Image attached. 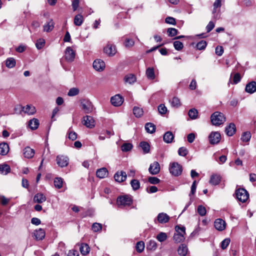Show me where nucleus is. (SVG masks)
<instances>
[{"label":"nucleus","instance_id":"55","mask_svg":"<svg viewBox=\"0 0 256 256\" xmlns=\"http://www.w3.org/2000/svg\"><path fill=\"white\" fill-rule=\"evenodd\" d=\"M176 233L184 235L186 234V228L184 226H176L175 228Z\"/></svg>","mask_w":256,"mask_h":256},{"label":"nucleus","instance_id":"5","mask_svg":"<svg viewBox=\"0 0 256 256\" xmlns=\"http://www.w3.org/2000/svg\"><path fill=\"white\" fill-rule=\"evenodd\" d=\"M80 104L82 108L86 114H90L93 110V105L92 102L88 99L80 100Z\"/></svg>","mask_w":256,"mask_h":256},{"label":"nucleus","instance_id":"16","mask_svg":"<svg viewBox=\"0 0 256 256\" xmlns=\"http://www.w3.org/2000/svg\"><path fill=\"white\" fill-rule=\"evenodd\" d=\"M104 52L109 56H113L116 52V50L114 46L112 44L107 45L104 49Z\"/></svg>","mask_w":256,"mask_h":256},{"label":"nucleus","instance_id":"53","mask_svg":"<svg viewBox=\"0 0 256 256\" xmlns=\"http://www.w3.org/2000/svg\"><path fill=\"white\" fill-rule=\"evenodd\" d=\"M124 44L126 48H130L134 46V42L132 39L126 38Z\"/></svg>","mask_w":256,"mask_h":256},{"label":"nucleus","instance_id":"45","mask_svg":"<svg viewBox=\"0 0 256 256\" xmlns=\"http://www.w3.org/2000/svg\"><path fill=\"white\" fill-rule=\"evenodd\" d=\"M198 112L195 108L190 109L188 112V116L192 120L196 119L198 117Z\"/></svg>","mask_w":256,"mask_h":256},{"label":"nucleus","instance_id":"19","mask_svg":"<svg viewBox=\"0 0 256 256\" xmlns=\"http://www.w3.org/2000/svg\"><path fill=\"white\" fill-rule=\"evenodd\" d=\"M34 153V150L29 146H26L23 150V154L24 156L27 158H32Z\"/></svg>","mask_w":256,"mask_h":256},{"label":"nucleus","instance_id":"51","mask_svg":"<svg viewBox=\"0 0 256 256\" xmlns=\"http://www.w3.org/2000/svg\"><path fill=\"white\" fill-rule=\"evenodd\" d=\"M178 30L175 28H168L167 30V33L169 36H174L178 34Z\"/></svg>","mask_w":256,"mask_h":256},{"label":"nucleus","instance_id":"18","mask_svg":"<svg viewBox=\"0 0 256 256\" xmlns=\"http://www.w3.org/2000/svg\"><path fill=\"white\" fill-rule=\"evenodd\" d=\"M246 92L249 94H253L256 92V82L252 81L246 84L245 88Z\"/></svg>","mask_w":256,"mask_h":256},{"label":"nucleus","instance_id":"34","mask_svg":"<svg viewBox=\"0 0 256 256\" xmlns=\"http://www.w3.org/2000/svg\"><path fill=\"white\" fill-rule=\"evenodd\" d=\"M133 113L136 117L140 118L143 115L144 111L142 108L134 106L133 108Z\"/></svg>","mask_w":256,"mask_h":256},{"label":"nucleus","instance_id":"25","mask_svg":"<svg viewBox=\"0 0 256 256\" xmlns=\"http://www.w3.org/2000/svg\"><path fill=\"white\" fill-rule=\"evenodd\" d=\"M174 138V136L172 132L170 131L166 132L163 136V140L164 142L168 144L171 143Z\"/></svg>","mask_w":256,"mask_h":256},{"label":"nucleus","instance_id":"10","mask_svg":"<svg viewBox=\"0 0 256 256\" xmlns=\"http://www.w3.org/2000/svg\"><path fill=\"white\" fill-rule=\"evenodd\" d=\"M93 68L96 71H102L105 68V63L100 59H96L93 62Z\"/></svg>","mask_w":256,"mask_h":256},{"label":"nucleus","instance_id":"26","mask_svg":"<svg viewBox=\"0 0 256 256\" xmlns=\"http://www.w3.org/2000/svg\"><path fill=\"white\" fill-rule=\"evenodd\" d=\"M9 152V146L6 142H2L0 144V154L2 156L6 155Z\"/></svg>","mask_w":256,"mask_h":256},{"label":"nucleus","instance_id":"13","mask_svg":"<svg viewBox=\"0 0 256 256\" xmlns=\"http://www.w3.org/2000/svg\"><path fill=\"white\" fill-rule=\"evenodd\" d=\"M170 220V216L166 213H160L156 218L154 220V222L157 220L160 224H166Z\"/></svg>","mask_w":256,"mask_h":256},{"label":"nucleus","instance_id":"38","mask_svg":"<svg viewBox=\"0 0 256 256\" xmlns=\"http://www.w3.org/2000/svg\"><path fill=\"white\" fill-rule=\"evenodd\" d=\"M184 238V236L180 234L176 233L174 234L173 236V240L176 243H179L183 242Z\"/></svg>","mask_w":256,"mask_h":256},{"label":"nucleus","instance_id":"31","mask_svg":"<svg viewBox=\"0 0 256 256\" xmlns=\"http://www.w3.org/2000/svg\"><path fill=\"white\" fill-rule=\"evenodd\" d=\"M39 124V121L36 118H33L30 120L28 122V126L32 130L37 129Z\"/></svg>","mask_w":256,"mask_h":256},{"label":"nucleus","instance_id":"49","mask_svg":"<svg viewBox=\"0 0 256 256\" xmlns=\"http://www.w3.org/2000/svg\"><path fill=\"white\" fill-rule=\"evenodd\" d=\"M171 105L174 107H178L180 106V102L178 98L174 97L170 101Z\"/></svg>","mask_w":256,"mask_h":256},{"label":"nucleus","instance_id":"17","mask_svg":"<svg viewBox=\"0 0 256 256\" xmlns=\"http://www.w3.org/2000/svg\"><path fill=\"white\" fill-rule=\"evenodd\" d=\"M45 231L44 230L40 228L34 232L33 235L35 238L38 240H42L45 236Z\"/></svg>","mask_w":256,"mask_h":256},{"label":"nucleus","instance_id":"36","mask_svg":"<svg viewBox=\"0 0 256 256\" xmlns=\"http://www.w3.org/2000/svg\"><path fill=\"white\" fill-rule=\"evenodd\" d=\"M140 146L142 148L144 154H147L149 152L150 150V146L147 142H141L140 144Z\"/></svg>","mask_w":256,"mask_h":256},{"label":"nucleus","instance_id":"54","mask_svg":"<svg viewBox=\"0 0 256 256\" xmlns=\"http://www.w3.org/2000/svg\"><path fill=\"white\" fill-rule=\"evenodd\" d=\"M44 44H45L44 40L43 38H40L37 40V42L36 44V48L38 50H40L44 47Z\"/></svg>","mask_w":256,"mask_h":256},{"label":"nucleus","instance_id":"27","mask_svg":"<svg viewBox=\"0 0 256 256\" xmlns=\"http://www.w3.org/2000/svg\"><path fill=\"white\" fill-rule=\"evenodd\" d=\"M136 76L132 74H126L124 78V81L126 83L132 84L136 82Z\"/></svg>","mask_w":256,"mask_h":256},{"label":"nucleus","instance_id":"24","mask_svg":"<svg viewBox=\"0 0 256 256\" xmlns=\"http://www.w3.org/2000/svg\"><path fill=\"white\" fill-rule=\"evenodd\" d=\"M108 172L105 168H102L97 170L96 176L100 178H104L108 176Z\"/></svg>","mask_w":256,"mask_h":256},{"label":"nucleus","instance_id":"41","mask_svg":"<svg viewBox=\"0 0 256 256\" xmlns=\"http://www.w3.org/2000/svg\"><path fill=\"white\" fill-rule=\"evenodd\" d=\"M63 180L61 178H56L54 180V186L57 188H60L62 187Z\"/></svg>","mask_w":256,"mask_h":256},{"label":"nucleus","instance_id":"42","mask_svg":"<svg viewBox=\"0 0 256 256\" xmlns=\"http://www.w3.org/2000/svg\"><path fill=\"white\" fill-rule=\"evenodd\" d=\"M251 138V134L249 132H246L242 134L241 140L244 142H248Z\"/></svg>","mask_w":256,"mask_h":256},{"label":"nucleus","instance_id":"43","mask_svg":"<svg viewBox=\"0 0 256 256\" xmlns=\"http://www.w3.org/2000/svg\"><path fill=\"white\" fill-rule=\"evenodd\" d=\"M80 92V90L77 88H72L69 90L68 95L69 96H74L78 95Z\"/></svg>","mask_w":256,"mask_h":256},{"label":"nucleus","instance_id":"62","mask_svg":"<svg viewBox=\"0 0 256 256\" xmlns=\"http://www.w3.org/2000/svg\"><path fill=\"white\" fill-rule=\"evenodd\" d=\"M148 182L152 184H158L160 182V180L156 177L150 176L148 179Z\"/></svg>","mask_w":256,"mask_h":256},{"label":"nucleus","instance_id":"3","mask_svg":"<svg viewBox=\"0 0 256 256\" xmlns=\"http://www.w3.org/2000/svg\"><path fill=\"white\" fill-rule=\"evenodd\" d=\"M170 173L174 176H178L181 174L182 171V166L178 162L170 164L169 168Z\"/></svg>","mask_w":256,"mask_h":256},{"label":"nucleus","instance_id":"61","mask_svg":"<svg viewBox=\"0 0 256 256\" xmlns=\"http://www.w3.org/2000/svg\"><path fill=\"white\" fill-rule=\"evenodd\" d=\"M165 22L167 24L172 25H176V24L175 18L170 16H168L165 19Z\"/></svg>","mask_w":256,"mask_h":256},{"label":"nucleus","instance_id":"22","mask_svg":"<svg viewBox=\"0 0 256 256\" xmlns=\"http://www.w3.org/2000/svg\"><path fill=\"white\" fill-rule=\"evenodd\" d=\"M225 131L226 134L228 136H233L236 132V127L234 123H230L226 128Z\"/></svg>","mask_w":256,"mask_h":256},{"label":"nucleus","instance_id":"8","mask_svg":"<svg viewBox=\"0 0 256 256\" xmlns=\"http://www.w3.org/2000/svg\"><path fill=\"white\" fill-rule=\"evenodd\" d=\"M210 142L212 144H218L221 138V136L218 132H212L209 136Z\"/></svg>","mask_w":256,"mask_h":256},{"label":"nucleus","instance_id":"64","mask_svg":"<svg viewBox=\"0 0 256 256\" xmlns=\"http://www.w3.org/2000/svg\"><path fill=\"white\" fill-rule=\"evenodd\" d=\"M68 138L72 140H76L77 138V134L76 132L72 131H70L68 132Z\"/></svg>","mask_w":256,"mask_h":256},{"label":"nucleus","instance_id":"4","mask_svg":"<svg viewBox=\"0 0 256 256\" xmlns=\"http://www.w3.org/2000/svg\"><path fill=\"white\" fill-rule=\"evenodd\" d=\"M236 194L238 201L244 202L249 197L248 192L244 188H238L236 191Z\"/></svg>","mask_w":256,"mask_h":256},{"label":"nucleus","instance_id":"44","mask_svg":"<svg viewBox=\"0 0 256 256\" xmlns=\"http://www.w3.org/2000/svg\"><path fill=\"white\" fill-rule=\"evenodd\" d=\"M222 0H216L213 4L214 9L212 10V14H214V16L216 17L215 14L216 12V9L220 8L222 6L221 3Z\"/></svg>","mask_w":256,"mask_h":256},{"label":"nucleus","instance_id":"57","mask_svg":"<svg viewBox=\"0 0 256 256\" xmlns=\"http://www.w3.org/2000/svg\"><path fill=\"white\" fill-rule=\"evenodd\" d=\"M230 240L229 238H226L220 244V246L222 250L226 249L230 243Z\"/></svg>","mask_w":256,"mask_h":256},{"label":"nucleus","instance_id":"56","mask_svg":"<svg viewBox=\"0 0 256 256\" xmlns=\"http://www.w3.org/2000/svg\"><path fill=\"white\" fill-rule=\"evenodd\" d=\"M174 46L176 50H180L184 48V44L180 41H175L174 42Z\"/></svg>","mask_w":256,"mask_h":256},{"label":"nucleus","instance_id":"9","mask_svg":"<svg viewBox=\"0 0 256 256\" xmlns=\"http://www.w3.org/2000/svg\"><path fill=\"white\" fill-rule=\"evenodd\" d=\"M160 166L158 162H154L150 164L148 168L150 173L152 175L158 174L160 172Z\"/></svg>","mask_w":256,"mask_h":256},{"label":"nucleus","instance_id":"6","mask_svg":"<svg viewBox=\"0 0 256 256\" xmlns=\"http://www.w3.org/2000/svg\"><path fill=\"white\" fill-rule=\"evenodd\" d=\"M75 56V51L71 47H67L64 52V58L68 62H72L74 60Z\"/></svg>","mask_w":256,"mask_h":256},{"label":"nucleus","instance_id":"33","mask_svg":"<svg viewBox=\"0 0 256 256\" xmlns=\"http://www.w3.org/2000/svg\"><path fill=\"white\" fill-rule=\"evenodd\" d=\"M10 168L6 164L0 165V173L6 175L10 172Z\"/></svg>","mask_w":256,"mask_h":256},{"label":"nucleus","instance_id":"1","mask_svg":"<svg viewBox=\"0 0 256 256\" xmlns=\"http://www.w3.org/2000/svg\"><path fill=\"white\" fill-rule=\"evenodd\" d=\"M211 122L213 125L218 126L226 121V118L224 114L219 112L213 113L210 117Z\"/></svg>","mask_w":256,"mask_h":256},{"label":"nucleus","instance_id":"11","mask_svg":"<svg viewBox=\"0 0 256 256\" xmlns=\"http://www.w3.org/2000/svg\"><path fill=\"white\" fill-rule=\"evenodd\" d=\"M110 102L114 106H119L123 103L124 98L120 95L116 94L111 98Z\"/></svg>","mask_w":256,"mask_h":256},{"label":"nucleus","instance_id":"23","mask_svg":"<svg viewBox=\"0 0 256 256\" xmlns=\"http://www.w3.org/2000/svg\"><path fill=\"white\" fill-rule=\"evenodd\" d=\"M22 110L29 115L33 114L36 112L35 107L32 105H26L22 107Z\"/></svg>","mask_w":256,"mask_h":256},{"label":"nucleus","instance_id":"46","mask_svg":"<svg viewBox=\"0 0 256 256\" xmlns=\"http://www.w3.org/2000/svg\"><path fill=\"white\" fill-rule=\"evenodd\" d=\"M130 185L134 190H136L140 188V183L139 181L136 179H134L131 180Z\"/></svg>","mask_w":256,"mask_h":256},{"label":"nucleus","instance_id":"29","mask_svg":"<svg viewBox=\"0 0 256 256\" xmlns=\"http://www.w3.org/2000/svg\"><path fill=\"white\" fill-rule=\"evenodd\" d=\"M188 248L184 244H180L178 250V254L180 256H186L187 254Z\"/></svg>","mask_w":256,"mask_h":256},{"label":"nucleus","instance_id":"2","mask_svg":"<svg viewBox=\"0 0 256 256\" xmlns=\"http://www.w3.org/2000/svg\"><path fill=\"white\" fill-rule=\"evenodd\" d=\"M132 200L128 196H120L116 200V204L120 208L129 206L132 204Z\"/></svg>","mask_w":256,"mask_h":256},{"label":"nucleus","instance_id":"58","mask_svg":"<svg viewBox=\"0 0 256 256\" xmlns=\"http://www.w3.org/2000/svg\"><path fill=\"white\" fill-rule=\"evenodd\" d=\"M158 112L161 114H164L167 112L166 108L163 104H160V106H158Z\"/></svg>","mask_w":256,"mask_h":256},{"label":"nucleus","instance_id":"47","mask_svg":"<svg viewBox=\"0 0 256 256\" xmlns=\"http://www.w3.org/2000/svg\"><path fill=\"white\" fill-rule=\"evenodd\" d=\"M136 250L138 252H142L144 248V244L143 242L140 241L136 243Z\"/></svg>","mask_w":256,"mask_h":256},{"label":"nucleus","instance_id":"28","mask_svg":"<svg viewBox=\"0 0 256 256\" xmlns=\"http://www.w3.org/2000/svg\"><path fill=\"white\" fill-rule=\"evenodd\" d=\"M54 28V22L52 19H50L44 26V31L46 32H51Z\"/></svg>","mask_w":256,"mask_h":256},{"label":"nucleus","instance_id":"40","mask_svg":"<svg viewBox=\"0 0 256 256\" xmlns=\"http://www.w3.org/2000/svg\"><path fill=\"white\" fill-rule=\"evenodd\" d=\"M132 144L130 143H124L121 146V150L124 152L130 151L132 148Z\"/></svg>","mask_w":256,"mask_h":256},{"label":"nucleus","instance_id":"37","mask_svg":"<svg viewBox=\"0 0 256 256\" xmlns=\"http://www.w3.org/2000/svg\"><path fill=\"white\" fill-rule=\"evenodd\" d=\"M146 75L150 80H154L155 78V74L153 68H148L146 70Z\"/></svg>","mask_w":256,"mask_h":256},{"label":"nucleus","instance_id":"14","mask_svg":"<svg viewBox=\"0 0 256 256\" xmlns=\"http://www.w3.org/2000/svg\"><path fill=\"white\" fill-rule=\"evenodd\" d=\"M214 226L217 230L219 231H222L226 228V223L221 218H218L215 220Z\"/></svg>","mask_w":256,"mask_h":256},{"label":"nucleus","instance_id":"35","mask_svg":"<svg viewBox=\"0 0 256 256\" xmlns=\"http://www.w3.org/2000/svg\"><path fill=\"white\" fill-rule=\"evenodd\" d=\"M80 250L82 254L86 255L89 253L90 248L88 244H82Z\"/></svg>","mask_w":256,"mask_h":256},{"label":"nucleus","instance_id":"15","mask_svg":"<svg viewBox=\"0 0 256 256\" xmlns=\"http://www.w3.org/2000/svg\"><path fill=\"white\" fill-rule=\"evenodd\" d=\"M126 172L124 171L118 172L114 175L115 180L118 182L124 181L126 178Z\"/></svg>","mask_w":256,"mask_h":256},{"label":"nucleus","instance_id":"60","mask_svg":"<svg viewBox=\"0 0 256 256\" xmlns=\"http://www.w3.org/2000/svg\"><path fill=\"white\" fill-rule=\"evenodd\" d=\"M102 228V226L99 223H94L92 226V230L94 232H97L100 230Z\"/></svg>","mask_w":256,"mask_h":256},{"label":"nucleus","instance_id":"30","mask_svg":"<svg viewBox=\"0 0 256 256\" xmlns=\"http://www.w3.org/2000/svg\"><path fill=\"white\" fill-rule=\"evenodd\" d=\"M84 17L81 14L75 16L74 20V23L76 26H80L84 22Z\"/></svg>","mask_w":256,"mask_h":256},{"label":"nucleus","instance_id":"48","mask_svg":"<svg viewBox=\"0 0 256 256\" xmlns=\"http://www.w3.org/2000/svg\"><path fill=\"white\" fill-rule=\"evenodd\" d=\"M168 236L165 232H161L156 236V239L160 242H163L167 239Z\"/></svg>","mask_w":256,"mask_h":256},{"label":"nucleus","instance_id":"20","mask_svg":"<svg viewBox=\"0 0 256 256\" xmlns=\"http://www.w3.org/2000/svg\"><path fill=\"white\" fill-rule=\"evenodd\" d=\"M46 196L42 193H38L34 197V202L35 203L41 204L46 200Z\"/></svg>","mask_w":256,"mask_h":256},{"label":"nucleus","instance_id":"21","mask_svg":"<svg viewBox=\"0 0 256 256\" xmlns=\"http://www.w3.org/2000/svg\"><path fill=\"white\" fill-rule=\"evenodd\" d=\"M221 180V176L218 174H213L211 176L210 183L213 186H216L220 184Z\"/></svg>","mask_w":256,"mask_h":256},{"label":"nucleus","instance_id":"12","mask_svg":"<svg viewBox=\"0 0 256 256\" xmlns=\"http://www.w3.org/2000/svg\"><path fill=\"white\" fill-rule=\"evenodd\" d=\"M84 124L87 128H92L95 126V121L94 118L89 116L83 118Z\"/></svg>","mask_w":256,"mask_h":256},{"label":"nucleus","instance_id":"7","mask_svg":"<svg viewBox=\"0 0 256 256\" xmlns=\"http://www.w3.org/2000/svg\"><path fill=\"white\" fill-rule=\"evenodd\" d=\"M56 160L57 164L62 168L66 166L69 162L68 158L64 155L58 156Z\"/></svg>","mask_w":256,"mask_h":256},{"label":"nucleus","instance_id":"32","mask_svg":"<svg viewBox=\"0 0 256 256\" xmlns=\"http://www.w3.org/2000/svg\"><path fill=\"white\" fill-rule=\"evenodd\" d=\"M145 129L148 132L152 134L156 131V126L152 123L148 122L145 125Z\"/></svg>","mask_w":256,"mask_h":256},{"label":"nucleus","instance_id":"39","mask_svg":"<svg viewBox=\"0 0 256 256\" xmlns=\"http://www.w3.org/2000/svg\"><path fill=\"white\" fill-rule=\"evenodd\" d=\"M16 60L13 58H9L6 61V65L8 68H12L16 66Z\"/></svg>","mask_w":256,"mask_h":256},{"label":"nucleus","instance_id":"50","mask_svg":"<svg viewBox=\"0 0 256 256\" xmlns=\"http://www.w3.org/2000/svg\"><path fill=\"white\" fill-rule=\"evenodd\" d=\"M207 43L205 40H201L196 44V48L198 50H203L205 49Z\"/></svg>","mask_w":256,"mask_h":256},{"label":"nucleus","instance_id":"52","mask_svg":"<svg viewBox=\"0 0 256 256\" xmlns=\"http://www.w3.org/2000/svg\"><path fill=\"white\" fill-rule=\"evenodd\" d=\"M198 212L200 216H204L206 213V208L202 205H200L198 207Z\"/></svg>","mask_w":256,"mask_h":256},{"label":"nucleus","instance_id":"59","mask_svg":"<svg viewBox=\"0 0 256 256\" xmlns=\"http://www.w3.org/2000/svg\"><path fill=\"white\" fill-rule=\"evenodd\" d=\"M188 153V150L184 147H181L178 149V154L180 156H185Z\"/></svg>","mask_w":256,"mask_h":256},{"label":"nucleus","instance_id":"63","mask_svg":"<svg viewBox=\"0 0 256 256\" xmlns=\"http://www.w3.org/2000/svg\"><path fill=\"white\" fill-rule=\"evenodd\" d=\"M216 54L218 56H221L224 53V49L222 46H218L215 50Z\"/></svg>","mask_w":256,"mask_h":256}]
</instances>
